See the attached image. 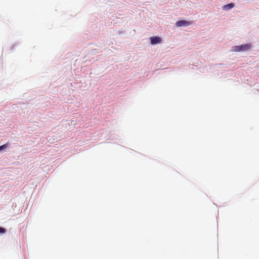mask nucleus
<instances>
[{
	"label": "nucleus",
	"instance_id": "f257e3e1",
	"mask_svg": "<svg viewBox=\"0 0 259 259\" xmlns=\"http://www.w3.org/2000/svg\"><path fill=\"white\" fill-rule=\"evenodd\" d=\"M251 48V45L249 44H244L241 46H235L232 47V51L244 52L250 50Z\"/></svg>",
	"mask_w": 259,
	"mask_h": 259
},
{
	"label": "nucleus",
	"instance_id": "f03ea898",
	"mask_svg": "<svg viewBox=\"0 0 259 259\" xmlns=\"http://www.w3.org/2000/svg\"><path fill=\"white\" fill-rule=\"evenodd\" d=\"M191 23L189 21H187L186 20H181L178 21L176 23V25L177 27H182V26H186L190 25Z\"/></svg>",
	"mask_w": 259,
	"mask_h": 259
},
{
	"label": "nucleus",
	"instance_id": "7ed1b4c3",
	"mask_svg": "<svg viewBox=\"0 0 259 259\" xmlns=\"http://www.w3.org/2000/svg\"><path fill=\"white\" fill-rule=\"evenodd\" d=\"M151 44L152 45H156L159 44L161 41V38L157 36H153L150 38Z\"/></svg>",
	"mask_w": 259,
	"mask_h": 259
},
{
	"label": "nucleus",
	"instance_id": "20e7f679",
	"mask_svg": "<svg viewBox=\"0 0 259 259\" xmlns=\"http://www.w3.org/2000/svg\"><path fill=\"white\" fill-rule=\"evenodd\" d=\"M234 7V4L233 3H230L227 5H225L223 7V9L225 10H228L232 8H233Z\"/></svg>",
	"mask_w": 259,
	"mask_h": 259
},
{
	"label": "nucleus",
	"instance_id": "39448f33",
	"mask_svg": "<svg viewBox=\"0 0 259 259\" xmlns=\"http://www.w3.org/2000/svg\"><path fill=\"white\" fill-rule=\"evenodd\" d=\"M8 147V145L7 144H5L2 146H0V150H3L4 149Z\"/></svg>",
	"mask_w": 259,
	"mask_h": 259
},
{
	"label": "nucleus",
	"instance_id": "423d86ee",
	"mask_svg": "<svg viewBox=\"0 0 259 259\" xmlns=\"http://www.w3.org/2000/svg\"><path fill=\"white\" fill-rule=\"evenodd\" d=\"M8 147V145L7 144H5L2 146H0V150H3L4 149Z\"/></svg>",
	"mask_w": 259,
	"mask_h": 259
},
{
	"label": "nucleus",
	"instance_id": "0eeeda50",
	"mask_svg": "<svg viewBox=\"0 0 259 259\" xmlns=\"http://www.w3.org/2000/svg\"><path fill=\"white\" fill-rule=\"evenodd\" d=\"M6 232V230L2 227H0V233H4Z\"/></svg>",
	"mask_w": 259,
	"mask_h": 259
}]
</instances>
